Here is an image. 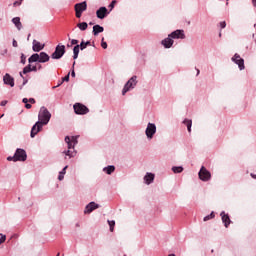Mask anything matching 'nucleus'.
Here are the masks:
<instances>
[{
    "mask_svg": "<svg viewBox=\"0 0 256 256\" xmlns=\"http://www.w3.org/2000/svg\"><path fill=\"white\" fill-rule=\"evenodd\" d=\"M49 121H51V112H49L47 107L42 106L38 113V121L31 128V139H35V136L43 131V126L49 125Z\"/></svg>",
    "mask_w": 256,
    "mask_h": 256,
    "instance_id": "obj_1",
    "label": "nucleus"
},
{
    "mask_svg": "<svg viewBox=\"0 0 256 256\" xmlns=\"http://www.w3.org/2000/svg\"><path fill=\"white\" fill-rule=\"evenodd\" d=\"M137 76H132L124 85L123 89H122V95H127V93H129V91H133V89H135V87H137Z\"/></svg>",
    "mask_w": 256,
    "mask_h": 256,
    "instance_id": "obj_2",
    "label": "nucleus"
},
{
    "mask_svg": "<svg viewBox=\"0 0 256 256\" xmlns=\"http://www.w3.org/2000/svg\"><path fill=\"white\" fill-rule=\"evenodd\" d=\"M64 141L68 145V150H65L63 152L64 155H66V157H69L70 159L75 157V155H77V151H75V144H73V142H71V137L66 136Z\"/></svg>",
    "mask_w": 256,
    "mask_h": 256,
    "instance_id": "obj_3",
    "label": "nucleus"
},
{
    "mask_svg": "<svg viewBox=\"0 0 256 256\" xmlns=\"http://www.w3.org/2000/svg\"><path fill=\"white\" fill-rule=\"evenodd\" d=\"M65 53H67V50L65 49V45L58 44L55 47L54 52L51 54V59H56V60L62 59Z\"/></svg>",
    "mask_w": 256,
    "mask_h": 256,
    "instance_id": "obj_4",
    "label": "nucleus"
},
{
    "mask_svg": "<svg viewBox=\"0 0 256 256\" xmlns=\"http://www.w3.org/2000/svg\"><path fill=\"white\" fill-rule=\"evenodd\" d=\"M198 177L200 181H203L204 183H207V181H211V172L207 170L205 166H201Z\"/></svg>",
    "mask_w": 256,
    "mask_h": 256,
    "instance_id": "obj_5",
    "label": "nucleus"
},
{
    "mask_svg": "<svg viewBox=\"0 0 256 256\" xmlns=\"http://www.w3.org/2000/svg\"><path fill=\"white\" fill-rule=\"evenodd\" d=\"M155 133H157V126L155 125V123L149 122L145 130V135L147 139H153V137H155Z\"/></svg>",
    "mask_w": 256,
    "mask_h": 256,
    "instance_id": "obj_6",
    "label": "nucleus"
},
{
    "mask_svg": "<svg viewBox=\"0 0 256 256\" xmlns=\"http://www.w3.org/2000/svg\"><path fill=\"white\" fill-rule=\"evenodd\" d=\"M231 61L235 63V65H238L240 71L245 69V59H243L238 53L234 54V56L231 58Z\"/></svg>",
    "mask_w": 256,
    "mask_h": 256,
    "instance_id": "obj_7",
    "label": "nucleus"
},
{
    "mask_svg": "<svg viewBox=\"0 0 256 256\" xmlns=\"http://www.w3.org/2000/svg\"><path fill=\"white\" fill-rule=\"evenodd\" d=\"M73 109L76 115H87L89 113V108L81 103L74 104Z\"/></svg>",
    "mask_w": 256,
    "mask_h": 256,
    "instance_id": "obj_8",
    "label": "nucleus"
},
{
    "mask_svg": "<svg viewBox=\"0 0 256 256\" xmlns=\"http://www.w3.org/2000/svg\"><path fill=\"white\" fill-rule=\"evenodd\" d=\"M14 155L15 161H27V152L24 149L18 148Z\"/></svg>",
    "mask_w": 256,
    "mask_h": 256,
    "instance_id": "obj_9",
    "label": "nucleus"
},
{
    "mask_svg": "<svg viewBox=\"0 0 256 256\" xmlns=\"http://www.w3.org/2000/svg\"><path fill=\"white\" fill-rule=\"evenodd\" d=\"M101 206L95 202H90L89 204L86 205L84 209V214L89 215L95 211V209H99Z\"/></svg>",
    "mask_w": 256,
    "mask_h": 256,
    "instance_id": "obj_10",
    "label": "nucleus"
},
{
    "mask_svg": "<svg viewBox=\"0 0 256 256\" xmlns=\"http://www.w3.org/2000/svg\"><path fill=\"white\" fill-rule=\"evenodd\" d=\"M3 83L4 85H9V87H15V78H13L9 73H6L3 76Z\"/></svg>",
    "mask_w": 256,
    "mask_h": 256,
    "instance_id": "obj_11",
    "label": "nucleus"
},
{
    "mask_svg": "<svg viewBox=\"0 0 256 256\" xmlns=\"http://www.w3.org/2000/svg\"><path fill=\"white\" fill-rule=\"evenodd\" d=\"M220 217L222 219V223L224 224V227L228 229L229 226L231 225V217H229V214H226L225 211H222L220 213Z\"/></svg>",
    "mask_w": 256,
    "mask_h": 256,
    "instance_id": "obj_12",
    "label": "nucleus"
},
{
    "mask_svg": "<svg viewBox=\"0 0 256 256\" xmlns=\"http://www.w3.org/2000/svg\"><path fill=\"white\" fill-rule=\"evenodd\" d=\"M170 37L173 39H185V31L178 29L173 31L172 33L169 34Z\"/></svg>",
    "mask_w": 256,
    "mask_h": 256,
    "instance_id": "obj_13",
    "label": "nucleus"
},
{
    "mask_svg": "<svg viewBox=\"0 0 256 256\" xmlns=\"http://www.w3.org/2000/svg\"><path fill=\"white\" fill-rule=\"evenodd\" d=\"M109 13V10H107V7L102 6L96 11V17L98 19H105L107 17V14Z\"/></svg>",
    "mask_w": 256,
    "mask_h": 256,
    "instance_id": "obj_14",
    "label": "nucleus"
},
{
    "mask_svg": "<svg viewBox=\"0 0 256 256\" xmlns=\"http://www.w3.org/2000/svg\"><path fill=\"white\" fill-rule=\"evenodd\" d=\"M43 49H45V44H41V42H39L37 40H33V42H32V50L35 53H39V51H43Z\"/></svg>",
    "mask_w": 256,
    "mask_h": 256,
    "instance_id": "obj_15",
    "label": "nucleus"
},
{
    "mask_svg": "<svg viewBox=\"0 0 256 256\" xmlns=\"http://www.w3.org/2000/svg\"><path fill=\"white\" fill-rule=\"evenodd\" d=\"M173 43H175L174 40H172V38L170 37V35H168L167 38L163 39L161 41V45H163V47L165 49H171V47H173Z\"/></svg>",
    "mask_w": 256,
    "mask_h": 256,
    "instance_id": "obj_16",
    "label": "nucleus"
},
{
    "mask_svg": "<svg viewBox=\"0 0 256 256\" xmlns=\"http://www.w3.org/2000/svg\"><path fill=\"white\" fill-rule=\"evenodd\" d=\"M155 181V174L151 172H147L146 175L144 176V183L146 185H151Z\"/></svg>",
    "mask_w": 256,
    "mask_h": 256,
    "instance_id": "obj_17",
    "label": "nucleus"
},
{
    "mask_svg": "<svg viewBox=\"0 0 256 256\" xmlns=\"http://www.w3.org/2000/svg\"><path fill=\"white\" fill-rule=\"evenodd\" d=\"M75 11H78L80 13H83V11H87V2H81V3H77L74 6Z\"/></svg>",
    "mask_w": 256,
    "mask_h": 256,
    "instance_id": "obj_18",
    "label": "nucleus"
},
{
    "mask_svg": "<svg viewBox=\"0 0 256 256\" xmlns=\"http://www.w3.org/2000/svg\"><path fill=\"white\" fill-rule=\"evenodd\" d=\"M50 59L51 57L49 56V54H47V52L39 53V63H47Z\"/></svg>",
    "mask_w": 256,
    "mask_h": 256,
    "instance_id": "obj_19",
    "label": "nucleus"
},
{
    "mask_svg": "<svg viewBox=\"0 0 256 256\" xmlns=\"http://www.w3.org/2000/svg\"><path fill=\"white\" fill-rule=\"evenodd\" d=\"M103 31H105V28H103V26L96 24L93 26V30L92 33L94 35V37H97V35H99V33H103Z\"/></svg>",
    "mask_w": 256,
    "mask_h": 256,
    "instance_id": "obj_20",
    "label": "nucleus"
},
{
    "mask_svg": "<svg viewBox=\"0 0 256 256\" xmlns=\"http://www.w3.org/2000/svg\"><path fill=\"white\" fill-rule=\"evenodd\" d=\"M12 23L15 25V27H16V29H18V31H21V29H23V24H21L20 17H14L12 19Z\"/></svg>",
    "mask_w": 256,
    "mask_h": 256,
    "instance_id": "obj_21",
    "label": "nucleus"
},
{
    "mask_svg": "<svg viewBox=\"0 0 256 256\" xmlns=\"http://www.w3.org/2000/svg\"><path fill=\"white\" fill-rule=\"evenodd\" d=\"M103 171H104V173H106V175H112L113 173H115V166L109 165L107 167H104Z\"/></svg>",
    "mask_w": 256,
    "mask_h": 256,
    "instance_id": "obj_22",
    "label": "nucleus"
},
{
    "mask_svg": "<svg viewBox=\"0 0 256 256\" xmlns=\"http://www.w3.org/2000/svg\"><path fill=\"white\" fill-rule=\"evenodd\" d=\"M67 169H69V166L66 165L60 172L58 175V181H63V179H65V174L67 173Z\"/></svg>",
    "mask_w": 256,
    "mask_h": 256,
    "instance_id": "obj_23",
    "label": "nucleus"
},
{
    "mask_svg": "<svg viewBox=\"0 0 256 256\" xmlns=\"http://www.w3.org/2000/svg\"><path fill=\"white\" fill-rule=\"evenodd\" d=\"M28 63H39V54L34 53L28 58Z\"/></svg>",
    "mask_w": 256,
    "mask_h": 256,
    "instance_id": "obj_24",
    "label": "nucleus"
},
{
    "mask_svg": "<svg viewBox=\"0 0 256 256\" xmlns=\"http://www.w3.org/2000/svg\"><path fill=\"white\" fill-rule=\"evenodd\" d=\"M183 124L186 125L188 133H191V127H193V120L184 119Z\"/></svg>",
    "mask_w": 256,
    "mask_h": 256,
    "instance_id": "obj_25",
    "label": "nucleus"
},
{
    "mask_svg": "<svg viewBox=\"0 0 256 256\" xmlns=\"http://www.w3.org/2000/svg\"><path fill=\"white\" fill-rule=\"evenodd\" d=\"M78 29H80V31H87V27H89V24H87V22H81L77 24Z\"/></svg>",
    "mask_w": 256,
    "mask_h": 256,
    "instance_id": "obj_26",
    "label": "nucleus"
},
{
    "mask_svg": "<svg viewBox=\"0 0 256 256\" xmlns=\"http://www.w3.org/2000/svg\"><path fill=\"white\" fill-rule=\"evenodd\" d=\"M80 50L81 49L79 48V45L74 46V48H73V59H78Z\"/></svg>",
    "mask_w": 256,
    "mask_h": 256,
    "instance_id": "obj_27",
    "label": "nucleus"
},
{
    "mask_svg": "<svg viewBox=\"0 0 256 256\" xmlns=\"http://www.w3.org/2000/svg\"><path fill=\"white\" fill-rule=\"evenodd\" d=\"M172 171L173 173H183V166H173Z\"/></svg>",
    "mask_w": 256,
    "mask_h": 256,
    "instance_id": "obj_28",
    "label": "nucleus"
},
{
    "mask_svg": "<svg viewBox=\"0 0 256 256\" xmlns=\"http://www.w3.org/2000/svg\"><path fill=\"white\" fill-rule=\"evenodd\" d=\"M108 225L110 227V232L113 233V231H115V220H108Z\"/></svg>",
    "mask_w": 256,
    "mask_h": 256,
    "instance_id": "obj_29",
    "label": "nucleus"
},
{
    "mask_svg": "<svg viewBox=\"0 0 256 256\" xmlns=\"http://www.w3.org/2000/svg\"><path fill=\"white\" fill-rule=\"evenodd\" d=\"M211 219H215V212H211L209 215L203 218V221H211Z\"/></svg>",
    "mask_w": 256,
    "mask_h": 256,
    "instance_id": "obj_30",
    "label": "nucleus"
},
{
    "mask_svg": "<svg viewBox=\"0 0 256 256\" xmlns=\"http://www.w3.org/2000/svg\"><path fill=\"white\" fill-rule=\"evenodd\" d=\"M27 73H31V64L23 68V75H27Z\"/></svg>",
    "mask_w": 256,
    "mask_h": 256,
    "instance_id": "obj_31",
    "label": "nucleus"
},
{
    "mask_svg": "<svg viewBox=\"0 0 256 256\" xmlns=\"http://www.w3.org/2000/svg\"><path fill=\"white\" fill-rule=\"evenodd\" d=\"M78 46L80 48V51H85V49H87V45L85 44V40H82Z\"/></svg>",
    "mask_w": 256,
    "mask_h": 256,
    "instance_id": "obj_32",
    "label": "nucleus"
},
{
    "mask_svg": "<svg viewBox=\"0 0 256 256\" xmlns=\"http://www.w3.org/2000/svg\"><path fill=\"white\" fill-rule=\"evenodd\" d=\"M20 59V63H22V65H25V63H27V56H25V54L22 53Z\"/></svg>",
    "mask_w": 256,
    "mask_h": 256,
    "instance_id": "obj_33",
    "label": "nucleus"
},
{
    "mask_svg": "<svg viewBox=\"0 0 256 256\" xmlns=\"http://www.w3.org/2000/svg\"><path fill=\"white\" fill-rule=\"evenodd\" d=\"M77 139H78V136L70 137V141H71V143H73V145H77V143H79V141Z\"/></svg>",
    "mask_w": 256,
    "mask_h": 256,
    "instance_id": "obj_34",
    "label": "nucleus"
},
{
    "mask_svg": "<svg viewBox=\"0 0 256 256\" xmlns=\"http://www.w3.org/2000/svg\"><path fill=\"white\" fill-rule=\"evenodd\" d=\"M101 47L102 49H107V42H105V38L101 39Z\"/></svg>",
    "mask_w": 256,
    "mask_h": 256,
    "instance_id": "obj_35",
    "label": "nucleus"
},
{
    "mask_svg": "<svg viewBox=\"0 0 256 256\" xmlns=\"http://www.w3.org/2000/svg\"><path fill=\"white\" fill-rule=\"evenodd\" d=\"M69 41H71L70 43H71V45H79V40H77V39H71V38H69Z\"/></svg>",
    "mask_w": 256,
    "mask_h": 256,
    "instance_id": "obj_36",
    "label": "nucleus"
},
{
    "mask_svg": "<svg viewBox=\"0 0 256 256\" xmlns=\"http://www.w3.org/2000/svg\"><path fill=\"white\" fill-rule=\"evenodd\" d=\"M117 3V0H113L110 4H109V8L111 10L115 9V4Z\"/></svg>",
    "mask_w": 256,
    "mask_h": 256,
    "instance_id": "obj_37",
    "label": "nucleus"
},
{
    "mask_svg": "<svg viewBox=\"0 0 256 256\" xmlns=\"http://www.w3.org/2000/svg\"><path fill=\"white\" fill-rule=\"evenodd\" d=\"M70 74L68 73L65 77L62 78V83L69 82Z\"/></svg>",
    "mask_w": 256,
    "mask_h": 256,
    "instance_id": "obj_38",
    "label": "nucleus"
},
{
    "mask_svg": "<svg viewBox=\"0 0 256 256\" xmlns=\"http://www.w3.org/2000/svg\"><path fill=\"white\" fill-rule=\"evenodd\" d=\"M1 237H0V243H5L6 239H7V236L3 235V234H0Z\"/></svg>",
    "mask_w": 256,
    "mask_h": 256,
    "instance_id": "obj_39",
    "label": "nucleus"
},
{
    "mask_svg": "<svg viewBox=\"0 0 256 256\" xmlns=\"http://www.w3.org/2000/svg\"><path fill=\"white\" fill-rule=\"evenodd\" d=\"M21 3H23V0H18V1H15L13 3L14 7H19V5H21Z\"/></svg>",
    "mask_w": 256,
    "mask_h": 256,
    "instance_id": "obj_40",
    "label": "nucleus"
},
{
    "mask_svg": "<svg viewBox=\"0 0 256 256\" xmlns=\"http://www.w3.org/2000/svg\"><path fill=\"white\" fill-rule=\"evenodd\" d=\"M220 27L221 29H225V27H227V22L225 21L220 22Z\"/></svg>",
    "mask_w": 256,
    "mask_h": 256,
    "instance_id": "obj_41",
    "label": "nucleus"
},
{
    "mask_svg": "<svg viewBox=\"0 0 256 256\" xmlns=\"http://www.w3.org/2000/svg\"><path fill=\"white\" fill-rule=\"evenodd\" d=\"M7 161H14V162H17V160H15V154H14V156H9V157L7 158Z\"/></svg>",
    "mask_w": 256,
    "mask_h": 256,
    "instance_id": "obj_42",
    "label": "nucleus"
},
{
    "mask_svg": "<svg viewBox=\"0 0 256 256\" xmlns=\"http://www.w3.org/2000/svg\"><path fill=\"white\" fill-rule=\"evenodd\" d=\"M77 19H81V15H83V12L75 11Z\"/></svg>",
    "mask_w": 256,
    "mask_h": 256,
    "instance_id": "obj_43",
    "label": "nucleus"
},
{
    "mask_svg": "<svg viewBox=\"0 0 256 256\" xmlns=\"http://www.w3.org/2000/svg\"><path fill=\"white\" fill-rule=\"evenodd\" d=\"M28 103H31L32 105H35V100H34V98L28 99Z\"/></svg>",
    "mask_w": 256,
    "mask_h": 256,
    "instance_id": "obj_44",
    "label": "nucleus"
},
{
    "mask_svg": "<svg viewBox=\"0 0 256 256\" xmlns=\"http://www.w3.org/2000/svg\"><path fill=\"white\" fill-rule=\"evenodd\" d=\"M12 45H13V47H18L17 40L13 39Z\"/></svg>",
    "mask_w": 256,
    "mask_h": 256,
    "instance_id": "obj_45",
    "label": "nucleus"
},
{
    "mask_svg": "<svg viewBox=\"0 0 256 256\" xmlns=\"http://www.w3.org/2000/svg\"><path fill=\"white\" fill-rule=\"evenodd\" d=\"M22 103H24L25 105H27V103H29V99L23 98V99H22Z\"/></svg>",
    "mask_w": 256,
    "mask_h": 256,
    "instance_id": "obj_46",
    "label": "nucleus"
},
{
    "mask_svg": "<svg viewBox=\"0 0 256 256\" xmlns=\"http://www.w3.org/2000/svg\"><path fill=\"white\" fill-rule=\"evenodd\" d=\"M26 83H28V80L24 78V81H23L22 86L20 87V89H23V87H24V85H25Z\"/></svg>",
    "mask_w": 256,
    "mask_h": 256,
    "instance_id": "obj_47",
    "label": "nucleus"
},
{
    "mask_svg": "<svg viewBox=\"0 0 256 256\" xmlns=\"http://www.w3.org/2000/svg\"><path fill=\"white\" fill-rule=\"evenodd\" d=\"M31 107H32V106H31L30 103L25 104V108H26V109H31Z\"/></svg>",
    "mask_w": 256,
    "mask_h": 256,
    "instance_id": "obj_48",
    "label": "nucleus"
},
{
    "mask_svg": "<svg viewBox=\"0 0 256 256\" xmlns=\"http://www.w3.org/2000/svg\"><path fill=\"white\" fill-rule=\"evenodd\" d=\"M84 44L86 45V47H89V45H91V42H90V40H88V41H84Z\"/></svg>",
    "mask_w": 256,
    "mask_h": 256,
    "instance_id": "obj_49",
    "label": "nucleus"
},
{
    "mask_svg": "<svg viewBox=\"0 0 256 256\" xmlns=\"http://www.w3.org/2000/svg\"><path fill=\"white\" fill-rule=\"evenodd\" d=\"M0 105L1 107H5V105H7V101H2Z\"/></svg>",
    "mask_w": 256,
    "mask_h": 256,
    "instance_id": "obj_50",
    "label": "nucleus"
},
{
    "mask_svg": "<svg viewBox=\"0 0 256 256\" xmlns=\"http://www.w3.org/2000/svg\"><path fill=\"white\" fill-rule=\"evenodd\" d=\"M61 85H63V81H61L60 83H58V85L55 86L54 89H57V87H61Z\"/></svg>",
    "mask_w": 256,
    "mask_h": 256,
    "instance_id": "obj_51",
    "label": "nucleus"
},
{
    "mask_svg": "<svg viewBox=\"0 0 256 256\" xmlns=\"http://www.w3.org/2000/svg\"><path fill=\"white\" fill-rule=\"evenodd\" d=\"M31 71L36 72V71H37V66H33V67H31Z\"/></svg>",
    "mask_w": 256,
    "mask_h": 256,
    "instance_id": "obj_52",
    "label": "nucleus"
},
{
    "mask_svg": "<svg viewBox=\"0 0 256 256\" xmlns=\"http://www.w3.org/2000/svg\"><path fill=\"white\" fill-rule=\"evenodd\" d=\"M250 176L252 177V179H256V174L251 173Z\"/></svg>",
    "mask_w": 256,
    "mask_h": 256,
    "instance_id": "obj_53",
    "label": "nucleus"
},
{
    "mask_svg": "<svg viewBox=\"0 0 256 256\" xmlns=\"http://www.w3.org/2000/svg\"><path fill=\"white\" fill-rule=\"evenodd\" d=\"M71 77H75V70L71 71Z\"/></svg>",
    "mask_w": 256,
    "mask_h": 256,
    "instance_id": "obj_54",
    "label": "nucleus"
},
{
    "mask_svg": "<svg viewBox=\"0 0 256 256\" xmlns=\"http://www.w3.org/2000/svg\"><path fill=\"white\" fill-rule=\"evenodd\" d=\"M253 7H256V0H252Z\"/></svg>",
    "mask_w": 256,
    "mask_h": 256,
    "instance_id": "obj_55",
    "label": "nucleus"
},
{
    "mask_svg": "<svg viewBox=\"0 0 256 256\" xmlns=\"http://www.w3.org/2000/svg\"><path fill=\"white\" fill-rule=\"evenodd\" d=\"M72 71H75V61L72 64Z\"/></svg>",
    "mask_w": 256,
    "mask_h": 256,
    "instance_id": "obj_56",
    "label": "nucleus"
},
{
    "mask_svg": "<svg viewBox=\"0 0 256 256\" xmlns=\"http://www.w3.org/2000/svg\"><path fill=\"white\" fill-rule=\"evenodd\" d=\"M20 77H22V79H25V77L23 76V72L19 73Z\"/></svg>",
    "mask_w": 256,
    "mask_h": 256,
    "instance_id": "obj_57",
    "label": "nucleus"
},
{
    "mask_svg": "<svg viewBox=\"0 0 256 256\" xmlns=\"http://www.w3.org/2000/svg\"><path fill=\"white\" fill-rule=\"evenodd\" d=\"M73 45H71V43L70 44H67V47L69 48V47H72Z\"/></svg>",
    "mask_w": 256,
    "mask_h": 256,
    "instance_id": "obj_58",
    "label": "nucleus"
},
{
    "mask_svg": "<svg viewBox=\"0 0 256 256\" xmlns=\"http://www.w3.org/2000/svg\"><path fill=\"white\" fill-rule=\"evenodd\" d=\"M199 73H201V71L199 69H197V75H199Z\"/></svg>",
    "mask_w": 256,
    "mask_h": 256,
    "instance_id": "obj_59",
    "label": "nucleus"
},
{
    "mask_svg": "<svg viewBox=\"0 0 256 256\" xmlns=\"http://www.w3.org/2000/svg\"><path fill=\"white\" fill-rule=\"evenodd\" d=\"M89 25H93V22H90Z\"/></svg>",
    "mask_w": 256,
    "mask_h": 256,
    "instance_id": "obj_60",
    "label": "nucleus"
},
{
    "mask_svg": "<svg viewBox=\"0 0 256 256\" xmlns=\"http://www.w3.org/2000/svg\"><path fill=\"white\" fill-rule=\"evenodd\" d=\"M38 69H41V65H40V66H38Z\"/></svg>",
    "mask_w": 256,
    "mask_h": 256,
    "instance_id": "obj_61",
    "label": "nucleus"
},
{
    "mask_svg": "<svg viewBox=\"0 0 256 256\" xmlns=\"http://www.w3.org/2000/svg\"><path fill=\"white\" fill-rule=\"evenodd\" d=\"M4 53H7V50H4Z\"/></svg>",
    "mask_w": 256,
    "mask_h": 256,
    "instance_id": "obj_62",
    "label": "nucleus"
},
{
    "mask_svg": "<svg viewBox=\"0 0 256 256\" xmlns=\"http://www.w3.org/2000/svg\"><path fill=\"white\" fill-rule=\"evenodd\" d=\"M60 254L58 253L56 256H59Z\"/></svg>",
    "mask_w": 256,
    "mask_h": 256,
    "instance_id": "obj_63",
    "label": "nucleus"
},
{
    "mask_svg": "<svg viewBox=\"0 0 256 256\" xmlns=\"http://www.w3.org/2000/svg\"><path fill=\"white\" fill-rule=\"evenodd\" d=\"M219 37H221V33L219 34Z\"/></svg>",
    "mask_w": 256,
    "mask_h": 256,
    "instance_id": "obj_64",
    "label": "nucleus"
}]
</instances>
